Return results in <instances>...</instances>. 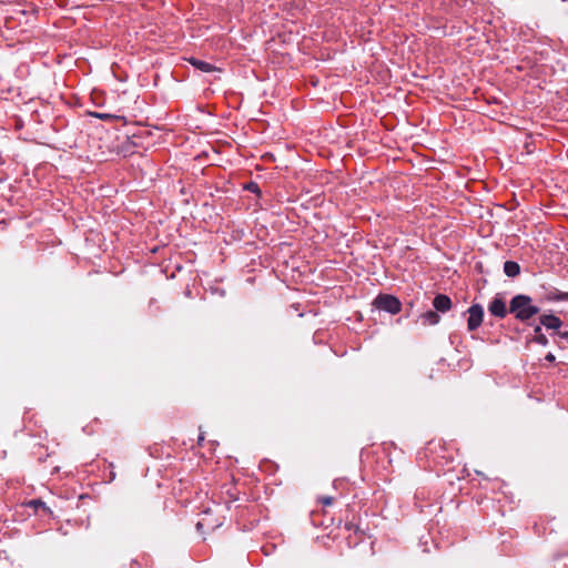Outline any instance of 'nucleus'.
Returning <instances> with one entry per match:
<instances>
[{
    "label": "nucleus",
    "mask_w": 568,
    "mask_h": 568,
    "mask_svg": "<svg viewBox=\"0 0 568 568\" xmlns=\"http://www.w3.org/2000/svg\"><path fill=\"white\" fill-rule=\"evenodd\" d=\"M540 324L547 329H558L562 325V322L559 317L552 314H545L540 316Z\"/></svg>",
    "instance_id": "5"
},
{
    "label": "nucleus",
    "mask_w": 568,
    "mask_h": 568,
    "mask_svg": "<svg viewBox=\"0 0 568 568\" xmlns=\"http://www.w3.org/2000/svg\"><path fill=\"white\" fill-rule=\"evenodd\" d=\"M422 318L424 321V324H428V325H436L439 323V320H440V317L436 311H427L426 313H424L422 315Z\"/></svg>",
    "instance_id": "9"
},
{
    "label": "nucleus",
    "mask_w": 568,
    "mask_h": 568,
    "mask_svg": "<svg viewBox=\"0 0 568 568\" xmlns=\"http://www.w3.org/2000/svg\"><path fill=\"white\" fill-rule=\"evenodd\" d=\"M468 320H467V328L468 331L473 332L477 329L484 318V308L479 304H473L468 310Z\"/></svg>",
    "instance_id": "3"
},
{
    "label": "nucleus",
    "mask_w": 568,
    "mask_h": 568,
    "mask_svg": "<svg viewBox=\"0 0 568 568\" xmlns=\"http://www.w3.org/2000/svg\"><path fill=\"white\" fill-rule=\"evenodd\" d=\"M221 526V523L219 520H209L207 518H203L202 520H200L197 524H196V529L199 531H202L204 528L206 530H214L215 528L220 527Z\"/></svg>",
    "instance_id": "8"
},
{
    "label": "nucleus",
    "mask_w": 568,
    "mask_h": 568,
    "mask_svg": "<svg viewBox=\"0 0 568 568\" xmlns=\"http://www.w3.org/2000/svg\"><path fill=\"white\" fill-rule=\"evenodd\" d=\"M539 307L532 304V300L528 295H515L509 304V312L520 322H527L539 313Z\"/></svg>",
    "instance_id": "1"
},
{
    "label": "nucleus",
    "mask_w": 568,
    "mask_h": 568,
    "mask_svg": "<svg viewBox=\"0 0 568 568\" xmlns=\"http://www.w3.org/2000/svg\"><path fill=\"white\" fill-rule=\"evenodd\" d=\"M560 336L561 337H568V332L567 333H560Z\"/></svg>",
    "instance_id": "17"
},
{
    "label": "nucleus",
    "mask_w": 568,
    "mask_h": 568,
    "mask_svg": "<svg viewBox=\"0 0 568 568\" xmlns=\"http://www.w3.org/2000/svg\"><path fill=\"white\" fill-rule=\"evenodd\" d=\"M546 359L549 361V362H554L555 361V356L551 353H549V354L546 355Z\"/></svg>",
    "instance_id": "15"
},
{
    "label": "nucleus",
    "mask_w": 568,
    "mask_h": 568,
    "mask_svg": "<svg viewBox=\"0 0 568 568\" xmlns=\"http://www.w3.org/2000/svg\"><path fill=\"white\" fill-rule=\"evenodd\" d=\"M374 305L376 308L388 312L390 314H397L402 307V304L397 297L387 294L378 295L374 301Z\"/></svg>",
    "instance_id": "2"
},
{
    "label": "nucleus",
    "mask_w": 568,
    "mask_h": 568,
    "mask_svg": "<svg viewBox=\"0 0 568 568\" xmlns=\"http://www.w3.org/2000/svg\"><path fill=\"white\" fill-rule=\"evenodd\" d=\"M246 189L251 192H258V185L254 182L248 183Z\"/></svg>",
    "instance_id": "13"
},
{
    "label": "nucleus",
    "mask_w": 568,
    "mask_h": 568,
    "mask_svg": "<svg viewBox=\"0 0 568 568\" xmlns=\"http://www.w3.org/2000/svg\"><path fill=\"white\" fill-rule=\"evenodd\" d=\"M202 440H204V436H203V434H201V435L199 436V444H201V443H202Z\"/></svg>",
    "instance_id": "16"
},
{
    "label": "nucleus",
    "mask_w": 568,
    "mask_h": 568,
    "mask_svg": "<svg viewBox=\"0 0 568 568\" xmlns=\"http://www.w3.org/2000/svg\"><path fill=\"white\" fill-rule=\"evenodd\" d=\"M504 272L509 277H516L520 273V266L517 262L506 261L504 263Z\"/></svg>",
    "instance_id": "7"
},
{
    "label": "nucleus",
    "mask_w": 568,
    "mask_h": 568,
    "mask_svg": "<svg viewBox=\"0 0 568 568\" xmlns=\"http://www.w3.org/2000/svg\"><path fill=\"white\" fill-rule=\"evenodd\" d=\"M320 501L324 505V506H331L333 504V497L331 496H325V497H322L320 499Z\"/></svg>",
    "instance_id": "12"
},
{
    "label": "nucleus",
    "mask_w": 568,
    "mask_h": 568,
    "mask_svg": "<svg viewBox=\"0 0 568 568\" xmlns=\"http://www.w3.org/2000/svg\"><path fill=\"white\" fill-rule=\"evenodd\" d=\"M534 332H535L534 342H536L537 344H540L542 346H546L548 344V338L541 333V328L539 325L535 327Z\"/></svg>",
    "instance_id": "11"
},
{
    "label": "nucleus",
    "mask_w": 568,
    "mask_h": 568,
    "mask_svg": "<svg viewBox=\"0 0 568 568\" xmlns=\"http://www.w3.org/2000/svg\"><path fill=\"white\" fill-rule=\"evenodd\" d=\"M31 505H32L34 508H39V507L45 508V504H44L42 500H40V499L32 500V501H31Z\"/></svg>",
    "instance_id": "14"
},
{
    "label": "nucleus",
    "mask_w": 568,
    "mask_h": 568,
    "mask_svg": "<svg viewBox=\"0 0 568 568\" xmlns=\"http://www.w3.org/2000/svg\"><path fill=\"white\" fill-rule=\"evenodd\" d=\"M488 312L499 318H504L508 313L505 301L499 296L494 297L489 303Z\"/></svg>",
    "instance_id": "4"
},
{
    "label": "nucleus",
    "mask_w": 568,
    "mask_h": 568,
    "mask_svg": "<svg viewBox=\"0 0 568 568\" xmlns=\"http://www.w3.org/2000/svg\"><path fill=\"white\" fill-rule=\"evenodd\" d=\"M433 305L438 312H447L452 307V301L447 295L438 294L433 301Z\"/></svg>",
    "instance_id": "6"
},
{
    "label": "nucleus",
    "mask_w": 568,
    "mask_h": 568,
    "mask_svg": "<svg viewBox=\"0 0 568 568\" xmlns=\"http://www.w3.org/2000/svg\"><path fill=\"white\" fill-rule=\"evenodd\" d=\"M190 62L199 70L203 72H211L214 70V67L205 61L197 60L195 58H192Z\"/></svg>",
    "instance_id": "10"
}]
</instances>
